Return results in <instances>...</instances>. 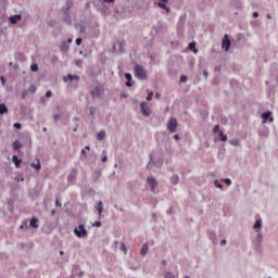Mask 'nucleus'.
<instances>
[{
    "label": "nucleus",
    "mask_w": 278,
    "mask_h": 278,
    "mask_svg": "<svg viewBox=\"0 0 278 278\" xmlns=\"http://www.w3.org/2000/svg\"><path fill=\"white\" fill-rule=\"evenodd\" d=\"M27 94H29V91H28L27 89H24V90L22 91V97H21V99H27Z\"/></svg>",
    "instance_id": "40"
},
{
    "label": "nucleus",
    "mask_w": 278,
    "mask_h": 278,
    "mask_svg": "<svg viewBox=\"0 0 278 278\" xmlns=\"http://www.w3.org/2000/svg\"><path fill=\"white\" fill-rule=\"evenodd\" d=\"M52 96H53V92L51 90H48L46 92V99H51Z\"/></svg>",
    "instance_id": "47"
},
{
    "label": "nucleus",
    "mask_w": 278,
    "mask_h": 278,
    "mask_svg": "<svg viewBox=\"0 0 278 278\" xmlns=\"http://www.w3.org/2000/svg\"><path fill=\"white\" fill-rule=\"evenodd\" d=\"M8 114V106L4 103H0V116Z\"/></svg>",
    "instance_id": "23"
},
{
    "label": "nucleus",
    "mask_w": 278,
    "mask_h": 278,
    "mask_svg": "<svg viewBox=\"0 0 278 278\" xmlns=\"http://www.w3.org/2000/svg\"><path fill=\"white\" fill-rule=\"evenodd\" d=\"M125 79L127 80L126 84H125L126 87L127 88H131V86H134V83L131 80L132 79L131 74L130 73H126L125 74Z\"/></svg>",
    "instance_id": "16"
},
{
    "label": "nucleus",
    "mask_w": 278,
    "mask_h": 278,
    "mask_svg": "<svg viewBox=\"0 0 278 278\" xmlns=\"http://www.w3.org/2000/svg\"><path fill=\"white\" fill-rule=\"evenodd\" d=\"M188 81V76L181 75L180 76V84H186Z\"/></svg>",
    "instance_id": "43"
},
{
    "label": "nucleus",
    "mask_w": 278,
    "mask_h": 278,
    "mask_svg": "<svg viewBox=\"0 0 278 278\" xmlns=\"http://www.w3.org/2000/svg\"><path fill=\"white\" fill-rule=\"evenodd\" d=\"M219 244L220 247H225V244H227V240L226 239L220 240Z\"/></svg>",
    "instance_id": "57"
},
{
    "label": "nucleus",
    "mask_w": 278,
    "mask_h": 278,
    "mask_svg": "<svg viewBox=\"0 0 278 278\" xmlns=\"http://www.w3.org/2000/svg\"><path fill=\"white\" fill-rule=\"evenodd\" d=\"M201 116H202V118L205 121V119H207L208 118V116H210V113L207 112V110H203V111H201Z\"/></svg>",
    "instance_id": "33"
},
{
    "label": "nucleus",
    "mask_w": 278,
    "mask_h": 278,
    "mask_svg": "<svg viewBox=\"0 0 278 278\" xmlns=\"http://www.w3.org/2000/svg\"><path fill=\"white\" fill-rule=\"evenodd\" d=\"M135 77L141 81H144V79H147V71H144V67L139 64L135 65Z\"/></svg>",
    "instance_id": "3"
},
{
    "label": "nucleus",
    "mask_w": 278,
    "mask_h": 278,
    "mask_svg": "<svg viewBox=\"0 0 278 278\" xmlns=\"http://www.w3.org/2000/svg\"><path fill=\"white\" fill-rule=\"evenodd\" d=\"M149 253V243H143L140 250V255L144 257Z\"/></svg>",
    "instance_id": "20"
},
{
    "label": "nucleus",
    "mask_w": 278,
    "mask_h": 278,
    "mask_svg": "<svg viewBox=\"0 0 278 278\" xmlns=\"http://www.w3.org/2000/svg\"><path fill=\"white\" fill-rule=\"evenodd\" d=\"M63 81H79L78 75L68 74L66 77H63Z\"/></svg>",
    "instance_id": "13"
},
{
    "label": "nucleus",
    "mask_w": 278,
    "mask_h": 278,
    "mask_svg": "<svg viewBox=\"0 0 278 278\" xmlns=\"http://www.w3.org/2000/svg\"><path fill=\"white\" fill-rule=\"evenodd\" d=\"M105 87L103 85H98L90 90V94L93 99H100V97H103Z\"/></svg>",
    "instance_id": "2"
},
{
    "label": "nucleus",
    "mask_w": 278,
    "mask_h": 278,
    "mask_svg": "<svg viewBox=\"0 0 278 278\" xmlns=\"http://www.w3.org/2000/svg\"><path fill=\"white\" fill-rule=\"evenodd\" d=\"M170 182L174 186H177V184H179V176L178 175H173L172 178H170Z\"/></svg>",
    "instance_id": "30"
},
{
    "label": "nucleus",
    "mask_w": 278,
    "mask_h": 278,
    "mask_svg": "<svg viewBox=\"0 0 278 278\" xmlns=\"http://www.w3.org/2000/svg\"><path fill=\"white\" fill-rule=\"evenodd\" d=\"M0 81H1L2 86H5V77L4 76H0Z\"/></svg>",
    "instance_id": "54"
},
{
    "label": "nucleus",
    "mask_w": 278,
    "mask_h": 278,
    "mask_svg": "<svg viewBox=\"0 0 278 278\" xmlns=\"http://www.w3.org/2000/svg\"><path fill=\"white\" fill-rule=\"evenodd\" d=\"M268 121L270 123H273L275 121V118L273 117V112H270V111L264 112L262 114V124L266 125V123H268Z\"/></svg>",
    "instance_id": "7"
},
{
    "label": "nucleus",
    "mask_w": 278,
    "mask_h": 278,
    "mask_svg": "<svg viewBox=\"0 0 278 278\" xmlns=\"http://www.w3.org/2000/svg\"><path fill=\"white\" fill-rule=\"evenodd\" d=\"M121 99H127V93L125 92L121 93Z\"/></svg>",
    "instance_id": "59"
},
{
    "label": "nucleus",
    "mask_w": 278,
    "mask_h": 278,
    "mask_svg": "<svg viewBox=\"0 0 278 278\" xmlns=\"http://www.w3.org/2000/svg\"><path fill=\"white\" fill-rule=\"evenodd\" d=\"M81 155H86V149L81 150Z\"/></svg>",
    "instance_id": "64"
},
{
    "label": "nucleus",
    "mask_w": 278,
    "mask_h": 278,
    "mask_svg": "<svg viewBox=\"0 0 278 278\" xmlns=\"http://www.w3.org/2000/svg\"><path fill=\"white\" fill-rule=\"evenodd\" d=\"M75 179H77V168H72L67 176V181L68 184H73Z\"/></svg>",
    "instance_id": "10"
},
{
    "label": "nucleus",
    "mask_w": 278,
    "mask_h": 278,
    "mask_svg": "<svg viewBox=\"0 0 278 278\" xmlns=\"http://www.w3.org/2000/svg\"><path fill=\"white\" fill-rule=\"evenodd\" d=\"M189 51H192L193 53H199V50L197 49V42L192 41L189 43Z\"/></svg>",
    "instance_id": "22"
},
{
    "label": "nucleus",
    "mask_w": 278,
    "mask_h": 278,
    "mask_svg": "<svg viewBox=\"0 0 278 278\" xmlns=\"http://www.w3.org/2000/svg\"><path fill=\"white\" fill-rule=\"evenodd\" d=\"M30 71H31L33 73H38V65H37L36 63H33V64L30 65Z\"/></svg>",
    "instance_id": "37"
},
{
    "label": "nucleus",
    "mask_w": 278,
    "mask_h": 278,
    "mask_svg": "<svg viewBox=\"0 0 278 278\" xmlns=\"http://www.w3.org/2000/svg\"><path fill=\"white\" fill-rule=\"evenodd\" d=\"M255 251H257V253H262V243H258V245L255 244Z\"/></svg>",
    "instance_id": "46"
},
{
    "label": "nucleus",
    "mask_w": 278,
    "mask_h": 278,
    "mask_svg": "<svg viewBox=\"0 0 278 278\" xmlns=\"http://www.w3.org/2000/svg\"><path fill=\"white\" fill-rule=\"evenodd\" d=\"M37 163H30V167L35 168L37 173H40V168H42V165L40 164V160L36 159Z\"/></svg>",
    "instance_id": "18"
},
{
    "label": "nucleus",
    "mask_w": 278,
    "mask_h": 278,
    "mask_svg": "<svg viewBox=\"0 0 278 278\" xmlns=\"http://www.w3.org/2000/svg\"><path fill=\"white\" fill-rule=\"evenodd\" d=\"M215 188H219V190H223V184L218 182V180H214Z\"/></svg>",
    "instance_id": "41"
},
{
    "label": "nucleus",
    "mask_w": 278,
    "mask_h": 278,
    "mask_svg": "<svg viewBox=\"0 0 278 278\" xmlns=\"http://www.w3.org/2000/svg\"><path fill=\"white\" fill-rule=\"evenodd\" d=\"M21 18H23V16L21 14L10 16L11 25H16L17 22L21 21Z\"/></svg>",
    "instance_id": "17"
},
{
    "label": "nucleus",
    "mask_w": 278,
    "mask_h": 278,
    "mask_svg": "<svg viewBox=\"0 0 278 278\" xmlns=\"http://www.w3.org/2000/svg\"><path fill=\"white\" fill-rule=\"evenodd\" d=\"M13 127H14L15 129H21V127H23V125H21V123H14V124H13Z\"/></svg>",
    "instance_id": "50"
},
{
    "label": "nucleus",
    "mask_w": 278,
    "mask_h": 278,
    "mask_svg": "<svg viewBox=\"0 0 278 278\" xmlns=\"http://www.w3.org/2000/svg\"><path fill=\"white\" fill-rule=\"evenodd\" d=\"M118 53H125V42L123 40H117Z\"/></svg>",
    "instance_id": "21"
},
{
    "label": "nucleus",
    "mask_w": 278,
    "mask_h": 278,
    "mask_svg": "<svg viewBox=\"0 0 278 278\" xmlns=\"http://www.w3.org/2000/svg\"><path fill=\"white\" fill-rule=\"evenodd\" d=\"M70 50H71V46L66 43V41H62L60 46L61 53H68Z\"/></svg>",
    "instance_id": "14"
},
{
    "label": "nucleus",
    "mask_w": 278,
    "mask_h": 278,
    "mask_svg": "<svg viewBox=\"0 0 278 278\" xmlns=\"http://www.w3.org/2000/svg\"><path fill=\"white\" fill-rule=\"evenodd\" d=\"M81 42H83L81 37H78V38L76 39V46H77V47H80V46H81Z\"/></svg>",
    "instance_id": "48"
},
{
    "label": "nucleus",
    "mask_w": 278,
    "mask_h": 278,
    "mask_svg": "<svg viewBox=\"0 0 278 278\" xmlns=\"http://www.w3.org/2000/svg\"><path fill=\"white\" fill-rule=\"evenodd\" d=\"M76 238H88V230L84 224H79L77 228L74 229Z\"/></svg>",
    "instance_id": "4"
},
{
    "label": "nucleus",
    "mask_w": 278,
    "mask_h": 278,
    "mask_svg": "<svg viewBox=\"0 0 278 278\" xmlns=\"http://www.w3.org/2000/svg\"><path fill=\"white\" fill-rule=\"evenodd\" d=\"M218 136H219L222 142H227V135H225L223 131H219Z\"/></svg>",
    "instance_id": "34"
},
{
    "label": "nucleus",
    "mask_w": 278,
    "mask_h": 278,
    "mask_svg": "<svg viewBox=\"0 0 278 278\" xmlns=\"http://www.w3.org/2000/svg\"><path fill=\"white\" fill-rule=\"evenodd\" d=\"M8 205H9L8 207L9 212H14V202H12V200L8 202Z\"/></svg>",
    "instance_id": "35"
},
{
    "label": "nucleus",
    "mask_w": 278,
    "mask_h": 278,
    "mask_svg": "<svg viewBox=\"0 0 278 278\" xmlns=\"http://www.w3.org/2000/svg\"><path fill=\"white\" fill-rule=\"evenodd\" d=\"M13 149H14V151H18V149H23V143H21V141H18V140H15L13 142Z\"/></svg>",
    "instance_id": "26"
},
{
    "label": "nucleus",
    "mask_w": 278,
    "mask_h": 278,
    "mask_svg": "<svg viewBox=\"0 0 278 278\" xmlns=\"http://www.w3.org/2000/svg\"><path fill=\"white\" fill-rule=\"evenodd\" d=\"M229 144L232 147H240V140L239 139H230Z\"/></svg>",
    "instance_id": "32"
},
{
    "label": "nucleus",
    "mask_w": 278,
    "mask_h": 278,
    "mask_svg": "<svg viewBox=\"0 0 278 278\" xmlns=\"http://www.w3.org/2000/svg\"><path fill=\"white\" fill-rule=\"evenodd\" d=\"M98 140H105V130H100L97 135Z\"/></svg>",
    "instance_id": "29"
},
{
    "label": "nucleus",
    "mask_w": 278,
    "mask_h": 278,
    "mask_svg": "<svg viewBox=\"0 0 278 278\" xmlns=\"http://www.w3.org/2000/svg\"><path fill=\"white\" fill-rule=\"evenodd\" d=\"M213 131L215 132V134H220V131H223V130H220V126L219 125H215L214 126V128H213Z\"/></svg>",
    "instance_id": "44"
},
{
    "label": "nucleus",
    "mask_w": 278,
    "mask_h": 278,
    "mask_svg": "<svg viewBox=\"0 0 278 278\" xmlns=\"http://www.w3.org/2000/svg\"><path fill=\"white\" fill-rule=\"evenodd\" d=\"M92 227H101V222L98 220V222L93 223V224H92Z\"/></svg>",
    "instance_id": "53"
},
{
    "label": "nucleus",
    "mask_w": 278,
    "mask_h": 278,
    "mask_svg": "<svg viewBox=\"0 0 278 278\" xmlns=\"http://www.w3.org/2000/svg\"><path fill=\"white\" fill-rule=\"evenodd\" d=\"M147 101H153V91L148 93Z\"/></svg>",
    "instance_id": "45"
},
{
    "label": "nucleus",
    "mask_w": 278,
    "mask_h": 278,
    "mask_svg": "<svg viewBox=\"0 0 278 278\" xmlns=\"http://www.w3.org/2000/svg\"><path fill=\"white\" fill-rule=\"evenodd\" d=\"M96 210L99 214V217L101 218L103 216V201H98Z\"/></svg>",
    "instance_id": "15"
},
{
    "label": "nucleus",
    "mask_w": 278,
    "mask_h": 278,
    "mask_svg": "<svg viewBox=\"0 0 278 278\" xmlns=\"http://www.w3.org/2000/svg\"><path fill=\"white\" fill-rule=\"evenodd\" d=\"M174 140H179V135L178 134L174 135Z\"/></svg>",
    "instance_id": "62"
},
{
    "label": "nucleus",
    "mask_w": 278,
    "mask_h": 278,
    "mask_svg": "<svg viewBox=\"0 0 278 278\" xmlns=\"http://www.w3.org/2000/svg\"><path fill=\"white\" fill-rule=\"evenodd\" d=\"M38 90V87H36V85H30L29 88H28V92L30 94H36V91Z\"/></svg>",
    "instance_id": "31"
},
{
    "label": "nucleus",
    "mask_w": 278,
    "mask_h": 278,
    "mask_svg": "<svg viewBox=\"0 0 278 278\" xmlns=\"http://www.w3.org/2000/svg\"><path fill=\"white\" fill-rule=\"evenodd\" d=\"M113 53H116V45H113Z\"/></svg>",
    "instance_id": "63"
},
{
    "label": "nucleus",
    "mask_w": 278,
    "mask_h": 278,
    "mask_svg": "<svg viewBox=\"0 0 278 278\" xmlns=\"http://www.w3.org/2000/svg\"><path fill=\"white\" fill-rule=\"evenodd\" d=\"M151 164H154V166L156 168H160V166H162V161L159 160V161H153V154H150V161L148 162V165H147V168H149V166H151Z\"/></svg>",
    "instance_id": "11"
},
{
    "label": "nucleus",
    "mask_w": 278,
    "mask_h": 278,
    "mask_svg": "<svg viewBox=\"0 0 278 278\" xmlns=\"http://www.w3.org/2000/svg\"><path fill=\"white\" fill-rule=\"evenodd\" d=\"M167 130L169 134H175V131H177V118L170 117L167 122Z\"/></svg>",
    "instance_id": "6"
},
{
    "label": "nucleus",
    "mask_w": 278,
    "mask_h": 278,
    "mask_svg": "<svg viewBox=\"0 0 278 278\" xmlns=\"http://www.w3.org/2000/svg\"><path fill=\"white\" fill-rule=\"evenodd\" d=\"M164 278H175V274H173V273H170L168 270H165Z\"/></svg>",
    "instance_id": "36"
},
{
    "label": "nucleus",
    "mask_w": 278,
    "mask_h": 278,
    "mask_svg": "<svg viewBox=\"0 0 278 278\" xmlns=\"http://www.w3.org/2000/svg\"><path fill=\"white\" fill-rule=\"evenodd\" d=\"M202 75H203V77H205V79H207V77H210V73L207 72V70H204L202 72Z\"/></svg>",
    "instance_id": "49"
},
{
    "label": "nucleus",
    "mask_w": 278,
    "mask_h": 278,
    "mask_svg": "<svg viewBox=\"0 0 278 278\" xmlns=\"http://www.w3.org/2000/svg\"><path fill=\"white\" fill-rule=\"evenodd\" d=\"M224 184H226V186H231V180L229 178H225Z\"/></svg>",
    "instance_id": "51"
},
{
    "label": "nucleus",
    "mask_w": 278,
    "mask_h": 278,
    "mask_svg": "<svg viewBox=\"0 0 278 278\" xmlns=\"http://www.w3.org/2000/svg\"><path fill=\"white\" fill-rule=\"evenodd\" d=\"M258 136L261 138H268V136H270V130L266 127L258 129Z\"/></svg>",
    "instance_id": "12"
},
{
    "label": "nucleus",
    "mask_w": 278,
    "mask_h": 278,
    "mask_svg": "<svg viewBox=\"0 0 278 278\" xmlns=\"http://www.w3.org/2000/svg\"><path fill=\"white\" fill-rule=\"evenodd\" d=\"M55 207H62V203L58 199L55 200Z\"/></svg>",
    "instance_id": "55"
},
{
    "label": "nucleus",
    "mask_w": 278,
    "mask_h": 278,
    "mask_svg": "<svg viewBox=\"0 0 278 278\" xmlns=\"http://www.w3.org/2000/svg\"><path fill=\"white\" fill-rule=\"evenodd\" d=\"M12 162L15 164V168H21V164L23 163V160L18 159V156L13 155Z\"/></svg>",
    "instance_id": "19"
},
{
    "label": "nucleus",
    "mask_w": 278,
    "mask_h": 278,
    "mask_svg": "<svg viewBox=\"0 0 278 278\" xmlns=\"http://www.w3.org/2000/svg\"><path fill=\"white\" fill-rule=\"evenodd\" d=\"M53 121H54V123H58V121H60V115H59V114H55V115L53 116Z\"/></svg>",
    "instance_id": "56"
},
{
    "label": "nucleus",
    "mask_w": 278,
    "mask_h": 278,
    "mask_svg": "<svg viewBox=\"0 0 278 278\" xmlns=\"http://www.w3.org/2000/svg\"><path fill=\"white\" fill-rule=\"evenodd\" d=\"M147 181H148V184H149V186L151 188V191L155 192V188H157V180L155 179V177L149 176L147 178Z\"/></svg>",
    "instance_id": "9"
},
{
    "label": "nucleus",
    "mask_w": 278,
    "mask_h": 278,
    "mask_svg": "<svg viewBox=\"0 0 278 278\" xmlns=\"http://www.w3.org/2000/svg\"><path fill=\"white\" fill-rule=\"evenodd\" d=\"M260 16V13L257 11L253 12V18H257Z\"/></svg>",
    "instance_id": "58"
},
{
    "label": "nucleus",
    "mask_w": 278,
    "mask_h": 278,
    "mask_svg": "<svg viewBox=\"0 0 278 278\" xmlns=\"http://www.w3.org/2000/svg\"><path fill=\"white\" fill-rule=\"evenodd\" d=\"M119 249L123 251L124 255H127V247L125 243H121Z\"/></svg>",
    "instance_id": "38"
},
{
    "label": "nucleus",
    "mask_w": 278,
    "mask_h": 278,
    "mask_svg": "<svg viewBox=\"0 0 278 278\" xmlns=\"http://www.w3.org/2000/svg\"><path fill=\"white\" fill-rule=\"evenodd\" d=\"M30 227H33V229H38V218H36V217H33L31 219H30Z\"/></svg>",
    "instance_id": "25"
},
{
    "label": "nucleus",
    "mask_w": 278,
    "mask_h": 278,
    "mask_svg": "<svg viewBox=\"0 0 278 278\" xmlns=\"http://www.w3.org/2000/svg\"><path fill=\"white\" fill-rule=\"evenodd\" d=\"M73 0H66L62 8V12L64 14L63 22L66 23V25H73V18L71 17V9L73 8Z\"/></svg>",
    "instance_id": "1"
},
{
    "label": "nucleus",
    "mask_w": 278,
    "mask_h": 278,
    "mask_svg": "<svg viewBox=\"0 0 278 278\" xmlns=\"http://www.w3.org/2000/svg\"><path fill=\"white\" fill-rule=\"evenodd\" d=\"M65 42L71 47V42H73V38H68L67 41Z\"/></svg>",
    "instance_id": "60"
},
{
    "label": "nucleus",
    "mask_w": 278,
    "mask_h": 278,
    "mask_svg": "<svg viewBox=\"0 0 278 278\" xmlns=\"http://www.w3.org/2000/svg\"><path fill=\"white\" fill-rule=\"evenodd\" d=\"M262 233H257L255 239H254V243L256 244V247H260V244H262Z\"/></svg>",
    "instance_id": "28"
},
{
    "label": "nucleus",
    "mask_w": 278,
    "mask_h": 278,
    "mask_svg": "<svg viewBox=\"0 0 278 278\" xmlns=\"http://www.w3.org/2000/svg\"><path fill=\"white\" fill-rule=\"evenodd\" d=\"M253 229H255V231H260V229H262V219H256Z\"/></svg>",
    "instance_id": "27"
},
{
    "label": "nucleus",
    "mask_w": 278,
    "mask_h": 278,
    "mask_svg": "<svg viewBox=\"0 0 278 278\" xmlns=\"http://www.w3.org/2000/svg\"><path fill=\"white\" fill-rule=\"evenodd\" d=\"M104 3H114V0H103Z\"/></svg>",
    "instance_id": "61"
},
{
    "label": "nucleus",
    "mask_w": 278,
    "mask_h": 278,
    "mask_svg": "<svg viewBox=\"0 0 278 278\" xmlns=\"http://www.w3.org/2000/svg\"><path fill=\"white\" fill-rule=\"evenodd\" d=\"M47 98H45V97H41L40 98V102L42 103V105H47Z\"/></svg>",
    "instance_id": "52"
},
{
    "label": "nucleus",
    "mask_w": 278,
    "mask_h": 278,
    "mask_svg": "<svg viewBox=\"0 0 278 278\" xmlns=\"http://www.w3.org/2000/svg\"><path fill=\"white\" fill-rule=\"evenodd\" d=\"M102 155H103L102 159H101L102 162L103 163L108 162V152L105 150L102 151Z\"/></svg>",
    "instance_id": "39"
},
{
    "label": "nucleus",
    "mask_w": 278,
    "mask_h": 278,
    "mask_svg": "<svg viewBox=\"0 0 278 278\" xmlns=\"http://www.w3.org/2000/svg\"><path fill=\"white\" fill-rule=\"evenodd\" d=\"M157 5H159V8H161L162 10H166V12H170V8L166 7V3H165V2L159 0Z\"/></svg>",
    "instance_id": "24"
},
{
    "label": "nucleus",
    "mask_w": 278,
    "mask_h": 278,
    "mask_svg": "<svg viewBox=\"0 0 278 278\" xmlns=\"http://www.w3.org/2000/svg\"><path fill=\"white\" fill-rule=\"evenodd\" d=\"M222 49H224V51H229V49H231V36L224 35L222 40Z\"/></svg>",
    "instance_id": "5"
},
{
    "label": "nucleus",
    "mask_w": 278,
    "mask_h": 278,
    "mask_svg": "<svg viewBox=\"0 0 278 278\" xmlns=\"http://www.w3.org/2000/svg\"><path fill=\"white\" fill-rule=\"evenodd\" d=\"M140 108H141V114H143V116L146 117L151 116V109L149 108V105H147V102H141Z\"/></svg>",
    "instance_id": "8"
},
{
    "label": "nucleus",
    "mask_w": 278,
    "mask_h": 278,
    "mask_svg": "<svg viewBox=\"0 0 278 278\" xmlns=\"http://www.w3.org/2000/svg\"><path fill=\"white\" fill-rule=\"evenodd\" d=\"M96 112H97V109H94V106H90V108H89V114H90V116H94Z\"/></svg>",
    "instance_id": "42"
}]
</instances>
